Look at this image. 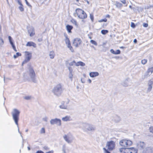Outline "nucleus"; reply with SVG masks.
<instances>
[{"instance_id":"obj_39","label":"nucleus","mask_w":153,"mask_h":153,"mask_svg":"<svg viewBox=\"0 0 153 153\" xmlns=\"http://www.w3.org/2000/svg\"><path fill=\"white\" fill-rule=\"evenodd\" d=\"M24 99L26 100H29L31 99V97L30 96H26L25 97Z\"/></svg>"},{"instance_id":"obj_43","label":"nucleus","mask_w":153,"mask_h":153,"mask_svg":"<svg viewBox=\"0 0 153 153\" xmlns=\"http://www.w3.org/2000/svg\"><path fill=\"white\" fill-rule=\"evenodd\" d=\"M103 150H105V153H110L109 151H108L105 148H104Z\"/></svg>"},{"instance_id":"obj_45","label":"nucleus","mask_w":153,"mask_h":153,"mask_svg":"<svg viewBox=\"0 0 153 153\" xmlns=\"http://www.w3.org/2000/svg\"><path fill=\"white\" fill-rule=\"evenodd\" d=\"M43 149L45 150H48L49 149V148L46 146H45L43 147Z\"/></svg>"},{"instance_id":"obj_2","label":"nucleus","mask_w":153,"mask_h":153,"mask_svg":"<svg viewBox=\"0 0 153 153\" xmlns=\"http://www.w3.org/2000/svg\"><path fill=\"white\" fill-rule=\"evenodd\" d=\"M119 144L122 148H128V147L131 146L133 144L132 142L128 139H124L120 140Z\"/></svg>"},{"instance_id":"obj_16","label":"nucleus","mask_w":153,"mask_h":153,"mask_svg":"<svg viewBox=\"0 0 153 153\" xmlns=\"http://www.w3.org/2000/svg\"><path fill=\"white\" fill-rule=\"evenodd\" d=\"M64 138L65 141L67 142L68 143H71V141L69 137L67 135H65L64 136Z\"/></svg>"},{"instance_id":"obj_52","label":"nucleus","mask_w":153,"mask_h":153,"mask_svg":"<svg viewBox=\"0 0 153 153\" xmlns=\"http://www.w3.org/2000/svg\"><path fill=\"white\" fill-rule=\"evenodd\" d=\"M28 149L29 150H30V147H27Z\"/></svg>"},{"instance_id":"obj_22","label":"nucleus","mask_w":153,"mask_h":153,"mask_svg":"<svg viewBox=\"0 0 153 153\" xmlns=\"http://www.w3.org/2000/svg\"><path fill=\"white\" fill-rule=\"evenodd\" d=\"M50 57L51 59H53L55 56L54 53L53 51L50 52L49 54Z\"/></svg>"},{"instance_id":"obj_56","label":"nucleus","mask_w":153,"mask_h":153,"mask_svg":"<svg viewBox=\"0 0 153 153\" xmlns=\"http://www.w3.org/2000/svg\"><path fill=\"white\" fill-rule=\"evenodd\" d=\"M77 2H79V0H76Z\"/></svg>"},{"instance_id":"obj_23","label":"nucleus","mask_w":153,"mask_h":153,"mask_svg":"<svg viewBox=\"0 0 153 153\" xmlns=\"http://www.w3.org/2000/svg\"><path fill=\"white\" fill-rule=\"evenodd\" d=\"M19 5H20V6L19 7V10L21 11H23L24 10V8L23 7V6L22 4V3H21V4H19Z\"/></svg>"},{"instance_id":"obj_44","label":"nucleus","mask_w":153,"mask_h":153,"mask_svg":"<svg viewBox=\"0 0 153 153\" xmlns=\"http://www.w3.org/2000/svg\"><path fill=\"white\" fill-rule=\"evenodd\" d=\"M36 153H44L43 151L41 150H39L37 151Z\"/></svg>"},{"instance_id":"obj_31","label":"nucleus","mask_w":153,"mask_h":153,"mask_svg":"<svg viewBox=\"0 0 153 153\" xmlns=\"http://www.w3.org/2000/svg\"><path fill=\"white\" fill-rule=\"evenodd\" d=\"M76 62L75 61H73V62H70L69 63V65L71 66H73L75 65L76 66Z\"/></svg>"},{"instance_id":"obj_18","label":"nucleus","mask_w":153,"mask_h":153,"mask_svg":"<svg viewBox=\"0 0 153 153\" xmlns=\"http://www.w3.org/2000/svg\"><path fill=\"white\" fill-rule=\"evenodd\" d=\"M68 69H69V71L70 72V73H69V77H70V78L71 79L73 77V75L72 74V71H73L72 69V68L71 67H69L68 68Z\"/></svg>"},{"instance_id":"obj_55","label":"nucleus","mask_w":153,"mask_h":153,"mask_svg":"<svg viewBox=\"0 0 153 153\" xmlns=\"http://www.w3.org/2000/svg\"><path fill=\"white\" fill-rule=\"evenodd\" d=\"M1 26L0 25V30H1Z\"/></svg>"},{"instance_id":"obj_57","label":"nucleus","mask_w":153,"mask_h":153,"mask_svg":"<svg viewBox=\"0 0 153 153\" xmlns=\"http://www.w3.org/2000/svg\"><path fill=\"white\" fill-rule=\"evenodd\" d=\"M129 7L130 8H131V6H129Z\"/></svg>"},{"instance_id":"obj_13","label":"nucleus","mask_w":153,"mask_h":153,"mask_svg":"<svg viewBox=\"0 0 153 153\" xmlns=\"http://www.w3.org/2000/svg\"><path fill=\"white\" fill-rule=\"evenodd\" d=\"M73 26L72 25H68L66 26V28L68 33H71V30L73 29Z\"/></svg>"},{"instance_id":"obj_9","label":"nucleus","mask_w":153,"mask_h":153,"mask_svg":"<svg viewBox=\"0 0 153 153\" xmlns=\"http://www.w3.org/2000/svg\"><path fill=\"white\" fill-rule=\"evenodd\" d=\"M50 123L51 124H56L58 126H60L61 124V120L57 118L52 119Z\"/></svg>"},{"instance_id":"obj_59","label":"nucleus","mask_w":153,"mask_h":153,"mask_svg":"<svg viewBox=\"0 0 153 153\" xmlns=\"http://www.w3.org/2000/svg\"><path fill=\"white\" fill-rule=\"evenodd\" d=\"M25 0L26 1V2L27 3V0Z\"/></svg>"},{"instance_id":"obj_4","label":"nucleus","mask_w":153,"mask_h":153,"mask_svg":"<svg viewBox=\"0 0 153 153\" xmlns=\"http://www.w3.org/2000/svg\"><path fill=\"white\" fill-rule=\"evenodd\" d=\"M121 152H125L128 153H137V149L134 147H130L128 148H121Z\"/></svg>"},{"instance_id":"obj_10","label":"nucleus","mask_w":153,"mask_h":153,"mask_svg":"<svg viewBox=\"0 0 153 153\" xmlns=\"http://www.w3.org/2000/svg\"><path fill=\"white\" fill-rule=\"evenodd\" d=\"M8 39H9V42H10V44L12 45L13 49V50H14V51H15L16 52L17 51V50L16 49L15 46L14 45V43L12 41V39L11 37L10 36H8Z\"/></svg>"},{"instance_id":"obj_38","label":"nucleus","mask_w":153,"mask_h":153,"mask_svg":"<svg viewBox=\"0 0 153 153\" xmlns=\"http://www.w3.org/2000/svg\"><path fill=\"white\" fill-rule=\"evenodd\" d=\"M90 42L92 44H94L95 45H97V43L96 41L94 40H91L90 41Z\"/></svg>"},{"instance_id":"obj_46","label":"nucleus","mask_w":153,"mask_h":153,"mask_svg":"<svg viewBox=\"0 0 153 153\" xmlns=\"http://www.w3.org/2000/svg\"><path fill=\"white\" fill-rule=\"evenodd\" d=\"M46 153H53V150H51L48 152H46Z\"/></svg>"},{"instance_id":"obj_41","label":"nucleus","mask_w":153,"mask_h":153,"mask_svg":"<svg viewBox=\"0 0 153 153\" xmlns=\"http://www.w3.org/2000/svg\"><path fill=\"white\" fill-rule=\"evenodd\" d=\"M143 25L144 27H148V23H144L143 24Z\"/></svg>"},{"instance_id":"obj_6","label":"nucleus","mask_w":153,"mask_h":153,"mask_svg":"<svg viewBox=\"0 0 153 153\" xmlns=\"http://www.w3.org/2000/svg\"><path fill=\"white\" fill-rule=\"evenodd\" d=\"M82 41L80 38H76L74 39L73 44L75 47H78L82 44Z\"/></svg>"},{"instance_id":"obj_5","label":"nucleus","mask_w":153,"mask_h":153,"mask_svg":"<svg viewBox=\"0 0 153 153\" xmlns=\"http://www.w3.org/2000/svg\"><path fill=\"white\" fill-rule=\"evenodd\" d=\"M25 56L26 57L25 60L22 62V65L23 66L24 64L27 63L31 59L32 57V54L28 51H25Z\"/></svg>"},{"instance_id":"obj_20","label":"nucleus","mask_w":153,"mask_h":153,"mask_svg":"<svg viewBox=\"0 0 153 153\" xmlns=\"http://www.w3.org/2000/svg\"><path fill=\"white\" fill-rule=\"evenodd\" d=\"M115 5L117 7H121L123 6V4L118 1H116Z\"/></svg>"},{"instance_id":"obj_42","label":"nucleus","mask_w":153,"mask_h":153,"mask_svg":"<svg viewBox=\"0 0 153 153\" xmlns=\"http://www.w3.org/2000/svg\"><path fill=\"white\" fill-rule=\"evenodd\" d=\"M60 108H62V109H66V108L64 106V105H61L60 106Z\"/></svg>"},{"instance_id":"obj_3","label":"nucleus","mask_w":153,"mask_h":153,"mask_svg":"<svg viewBox=\"0 0 153 153\" xmlns=\"http://www.w3.org/2000/svg\"><path fill=\"white\" fill-rule=\"evenodd\" d=\"M20 113V111L16 109H14L12 113V115L13 119L14 120L16 124L18 125L19 117Z\"/></svg>"},{"instance_id":"obj_15","label":"nucleus","mask_w":153,"mask_h":153,"mask_svg":"<svg viewBox=\"0 0 153 153\" xmlns=\"http://www.w3.org/2000/svg\"><path fill=\"white\" fill-rule=\"evenodd\" d=\"M85 64L81 61L78 62H76V66H85Z\"/></svg>"},{"instance_id":"obj_40","label":"nucleus","mask_w":153,"mask_h":153,"mask_svg":"<svg viewBox=\"0 0 153 153\" xmlns=\"http://www.w3.org/2000/svg\"><path fill=\"white\" fill-rule=\"evenodd\" d=\"M131 27L133 28H135L136 26L134 23L133 22L131 23Z\"/></svg>"},{"instance_id":"obj_27","label":"nucleus","mask_w":153,"mask_h":153,"mask_svg":"<svg viewBox=\"0 0 153 153\" xmlns=\"http://www.w3.org/2000/svg\"><path fill=\"white\" fill-rule=\"evenodd\" d=\"M147 61L148 60L147 59H143L141 60V62L142 64L144 65L147 63Z\"/></svg>"},{"instance_id":"obj_51","label":"nucleus","mask_w":153,"mask_h":153,"mask_svg":"<svg viewBox=\"0 0 153 153\" xmlns=\"http://www.w3.org/2000/svg\"><path fill=\"white\" fill-rule=\"evenodd\" d=\"M42 39H38V41H39V42H41V41H42Z\"/></svg>"},{"instance_id":"obj_30","label":"nucleus","mask_w":153,"mask_h":153,"mask_svg":"<svg viewBox=\"0 0 153 153\" xmlns=\"http://www.w3.org/2000/svg\"><path fill=\"white\" fill-rule=\"evenodd\" d=\"M30 35V36H32L35 35V32L34 30H32V31L29 32Z\"/></svg>"},{"instance_id":"obj_37","label":"nucleus","mask_w":153,"mask_h":153,"mask_svg":"<svg viewBox=\"0 0 153 153\" xmlns=\"http://www.w3.org/2000/svg\"><path fill=\"white\" fill-rule=\"evenodd\" d=\"M68 47L70 49L71 51L72 52H73L74 51L73 48L71 46V44L68 46Z\"/></svg>"},{"instance_id":"obj_54","label":"nucleus","mask_w":153,"mask_h":153,"mask_svg":"<svg viewBox=\"0 0 153 153\" xmlns=\"http://www.w3.org/2000/svg\"><path fill=\"white\" fill-rule=\"evenodd\" d=\"M89 38L90 39H92V37L91 36H89Z\"/></svg>"},{"instance_id":"obj_50","label":"nucleus","mask_w":153,"mask_h":153,"mask_svg":"<svg viewBox=\"0 0 153 153\" xmlns=\"http://www.w3.org/2000/svg\"><path fill=\"white\" fill-rule=\"evenodd\" d=\"M88 82L89 83H91V81L90 79H89L88 80Z\"/></svg>"},{"instance_id":"obj_35","label":"nucleus","mask_w":153,"mask_h":153,"mask_svg":"<svg viewBox=\"0 0 153 153\" xmlns=\"http://www.w3.org/2000/svg\"><path fill=\"white\" fill-rule=\"evenodd\" d=\"M148 85H149V87L148 88V91H150L152 89V85H149V84H148Z\"/></svg>"},{"instance_id":"obj_53","label":"nucleus","mask_w":153,"mask_h":153,"mask_svg":"<svg viewBox=\"0 0 153 153\" xmlns=\"http://www.w3.org/2000/svg\"><path fill=\"white\" fill-rule=\"evenodd\" d=\"M44 120H45V121H47V119L46 118L44 119Z\"/></svg>"},{"instance_id":"obj_11","label":"nucleus","mask_w":153,"mask_h":153,"mask_svg":"<svg viewBox=\"0 0 153 153\" xmlns=\"http://www.w3.org/2000/svg\"><path fill=\"white\" fill-rule=\"evenodd\" d=\"M26 46L29 47L33 46L34 48H36V44L33 42H28L26 45Z\"/></svg>"},{"instance_id":"obj_8","label":"nucleus","mask_w":153,"mask_h":153,"mask_svg":"<svg viewBox=\"0 0 153 153\" xmlns=\"http://www.w3.org/2000/svg\"><path fill=\"white\" fill-rule=\"evenodd\" d=\"M60 90H62V87L60 84H58L54 88L53 92L55 94L58 95V93Z\"/></svg>"},{"instance_id":"obj_21","label":"nucleus","mask_w":153,"mask_h":153,"mask_svg":"<svg viewBox=\"0 0 153 153\" xmlns=\"http://www.w3.org/2000/svg\"><path fill=\"white\" fill-rule=\"evenodd\" d=\"M30 74H31V76L34 77L35 76V74L33 69L32 68H31L30 70Z\"/></svg>"},{"instance_id":"obj_7","label":"nucleus","mask_w":153,"mask_h":153,"mask_svg":"<svg viewBox=\"0 0 153 153\" xmlns=\"http://www.w3.org/2000/svg\"><path fill=\"white\" fill-rule=\"evenodd\" d=\"M115 143L113 141L108 142L106 145L108 149L110 151L113 150L115 148Z\"/></svg>"},{"instance_id":"obj_47","label":"nucleus","mask_w":153,"mask_h":153,"mask_svg":"<svg viewBox=\"0 0 153 153\" xmlns=\"http://www.w3.org/2000/svg\"><path fill=\"white\" fill-rule=\"evenodd\" d=\"M119 150L121 153H126L125 152H124V151L121 152V148Z\"/></svg>"},{"instance_id":"obj_19","label":"nucleus","mask_w":153,"mask_h":153,"mask_svg":"<svg viewBox=\"0 0 153 153\" xmlns=\"http://www.w3.org/2000/svg\"><path fill=\"white\" fill-rule=\"evenodd\" d=\"M65 42L66 44L67 45V46L71 44L70 41L69 39L67 36L66 37L65 39Z\"/></svg>"},{"instance_id":"obj_24","label":"nucleus","mask_w":153,"mask_h":153,"mask_svg":"<svg viewBox=\"0 0 153 153\" xmlns=\"http://www.w3.org/2000/svg\"><path fill=\"white\" fill-rule=\"evenodd\" d=\"M121 2L124 5L125 7H127L128 5V2H127L126 0H122Z\"/></svg>"},{"instance_id":"obj_12","label":"nucleus","mask_w":153,"mask_h":153,"mask_svg":"<svg viewBox=\"0 0 153 153\" xmlns=\"http://www.w3.org/2000/svg\"><path fill=\"white\" fill-rule=\"evenodd\" d=\"M99 75V73L97 72H93L90 73L89 75L91 77H94L98 76Z\"/></svg>"},{"instance_id":"obj_28","label":"nucleus","mask_w":153,"mask_h":153,"mask_svg":"<svg viewBox=\"0 0 153 153\" xmlns=\"http://www.w3.org/2000/svg\"><path fill=\"white\" fill-rule=\"evenodd\" d=\"M108 31L107 30H103L101 31V33L103 35H105L107 34L108 33Z\"/></svg>"},{"instance_id":"obj_34","label":"nucleus","mask_w":153,"mask_h":153,"mask_svg":"<svg viewBox=\"0 0 153 153\" xmlns=\"http://www.w3.org/2000/svg\"><path fill=\"white\" fill-rule=\"evenodd\" d=\"M149 130L150 132L153 134V126H150L149 128Z\"/></svg>"},{"instance_id":"obj_29","label":"nucleus","mask_w":153,"mask_h":153,"mask_svg":"<svg viewBox=\"0 0 153 153\" xmlns=\"http://www.w3.org/2000/svg\"><path fill=\"white\" fill-rule=\"evenodd\" d=\"M71 22L76 25L77 26V23L76 20L74 19H72L71 20Z\"/></svg>"},{"instance_id":"obj_33","label":"nucleus","mask_w":153,"mask_h":153,"mask_svg":"<svg viewBox=\"0 0 153 153\" xmlns=\"http://www.w3.org/2000/svg\"><path fill=\"white\" fill-rule=\"evenodd\" d=\"M107 21V19L105 18L103 19H102L98 21V22H106Z\"/></svg>"},{"instance_id":"obj_32","label":"nucleus","mask_w":153,"mask_h":153,"mask_svg":"<svg viewBox=\"0 0 153 153\" xmlns=\"http://www.w3.org/2000/svg\"><path fill=\"white\" fill-rule=\"evenodd\" d=\"M153 84V78L149 80V81L148 84L152 85Z\"/></svg>"},{"instance_id":"obj_1","label":"nucleus","mask_w":153,"mask_h":153,"mask_svg":"<svg viewBox=\"0 0 153 153\" xmlns=\"http://www.w3.org/2000/svg\"><path fill=\"white\" fill-rule=\"evenodd\" d=\"M75 14L79 18L81 19H85L87 17L86 13L83 10L80 8H77L76 9Z\"/></svg>"},{"instance_id":"obj_26","label":"nucleus","mask_w":153,"mask_h":153,"mask_svg":"<svg viewBox=\"0 0 153 153\" xmlns=\"http://www.w3.org/2000/svg\"><path fill=\"white\" fill-rule=\"evenodd\" d=\"M21 55H22V54L21 53H19V52H17L16 53V55H14L13 56V57L14 58L16 59L18 56H21Z\"/></svg>"},{"instance_id":"obj_58","label":"nucleus","mask_w":153,"mask_h":153,"mask_svg":"<svg viewBox=\"0 0 153 153\" xmlns=\"http://www.w3.org/2000/svg\"><path fill=\"white\" fill-rule=\"evenodd\" d=\"M61 92H60L59 93V95L61 94Z\"/></svg>"},{"instance_id":"obj_49","label":"nucleus","mask_w":153,"mask_h":153,"mask_svg":"<svg viewBox=\"0 0 153 153\" xmlns=\"http://www.w3.org/2000/svg\"><path fill=\"white\" fill-rule=\"evenodd\" d=\"M137 42V41L136 39H134V43H136Z\"/></svg>"},{"instance_id":"obj_25","label":"nucleus","mask_w":153,"mask_h":153,"mask_svg":"<svg viewBox=\"0 0 153 153\" xmlns=\"http://www.w3.org/2000/svg\"><path fill=\"white\" fill-rule=\"evenodd\" d=\"M147 72L148 73L152 74L153 72V67L149 68L148 69Z\"/></svg>"},{"instance_id":"obj_36","label":"nucleus","mask_w":153,"mask_h":153,"mask_svg":"<svg viewBox=\"0 0 153 153\" xmlns=\"http://www.w3.org/2000/svg\"><path fill=\"white\" fill-rule=\"evenodd\" d=\"M45 133V130L44 128H42L40 130V133L41 134H44Z\"/></svg>"},{"instance_id":"obj_14","label":"nucleus","mask_w":153,"mask_h":153,"mask_svg":"<svg viewBox=\"0 0 153 153\" xmlns=\"http://www.w3.org/2000/svg\"><path fill=\"white\" fill-rule=\"evenodd\" d=\"M111 52L114 54H118L120 53V51L119 50H117L116 51H115L114 50L112 49L111 50Z\"/></svg>"},{"instance_id":"obj_17","label":"nucleus","mask_w":153,"mask_h":153,"mask_svg":"<svg viewBox=\"0 0 153 153\" xmlns=\"http://www.w3.org/2000/svg\"><path fill=\"white\" fill-rule=\"evenodd\" d=\"M62 120L64 121H67L71 120L70 117L69 116H66L62 118Z\"/></svg>"},{"instance_id":"obj_48","label":"nucleus","mask_w":153,"mask_h":153,"mask_svg":"<svg viewBox=\"0 0 153 153\" xmlns=\"http://www.w3.org/2000/svg\"><path fill=\"white\" fill-rule=\"evenodd\" d=\"M105 17L106 18H109L110 17V16L108 14Z\"/></svg>"}]
</instances>
